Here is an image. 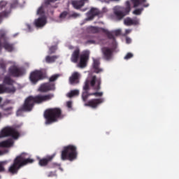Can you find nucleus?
<instances>
[{
    "instance_id": "20",
    "label": "nucleus",
    "mask_w": 179,
    "mask_h": 179,
    "mask_svg": "<svg viewBox=\"0 0 179 179\" xmlns=\"http://www.w3.org/2000/svg\"><path fill=\"white\" fill-rule=\"evenodd\" d=\"M100 11L97 8H92L87 13V20H93L95 16H99Z\"/></svg>"
},
{
    "instance_id": "45",
    "label": "nucleus",
    "mask_w": 179,
    "mask_h": 179,
    "mask_svg": "<svg viewBox=\"0 0 179 179\" xmlns=\"http://www.w3.org/2000/svg\"><path fill=\"white\" fill-rule=\"evenodd\" d=\"M85 44H96V41H94V40H88L85 42Z\"/></svg>"
},
{
    "instance_id": "50",
    "label": "nucleus",
    "mask_w": 179,
    "mask_h": 179,
    "mask_svg": "<svg viewBox=\"0 0 179 179\" xmlns=\"http://www.w3.org/2000/svg\"><path fill=\"white\" fill-rule=\"evenodd\" d=\"M27 29H29V31H30L31 30V26H30V24H27Z\"/></svg>"
},
{
    "instance_id": "51",
    "label": "nucleus",
    "mask_w": 179,
    "mask_h": 179,
    "mask_svg": "<svg viewBox=\"0 0 179 179\" xmlns=\"http://www.w3.org/2000/svg\"><path fill=\"white\" fill-rule=\"evenodd\" d=\"M82 2H83L84 5L86 2H89V0H80Z\"/></svg>"
},
{
    "instance_id": "3",
    "label": "nucleus",
    "mask_w": 179,
    "mask_h": 179,
    "mask_svg": "<svg viewBox=\"0 0 179 179\" xmlns=\"http://www.w3.org/2000/svg\"><path fill=\"white\" fill-rule=\"evenodd\" d=\"M27 156L28 155L26 152H22L17 156L14 159L13 164L8 168V172L11 174H17V171H19L22 167L34 163V159L27 158Z\"/></svg>"
},
{
    "instance_id": "2",
    "label": "nucleus",
    "mask_w": 179,
    "mask_h": 179,
    "mask_svg": "<svg viewBox=\"0 0 179 179\" xmlns=\"http://www.w3.org/2000/svg\"><path fill=\"white\" fill-rule=\"evenodd\" d=\"M90 87H92L94 90L99 92V90L101 89V78H97V76H93L90 80H85L83 87V91L81 95V99L84 103H86V101H87V99H89L90 96H92V94L89 92Z\"/></svg>"
},
{
    "instance_id": "39",
    "label": "nucleus",
    "mask_w": 179,
    "mask_h": 179,
    "mask_svg": "<svg viewBox=\"0 0 179 179\" xmlns=\"http://www.w3.org/2000/svg\"><path fill=\"white\" fill-rule=\"evenodd\" d=\"M92 96H95V97H102L103 93L102 92H95L92 93Z\"/></svg>"
},
{
    "instance_id": "32",
    "label": "nucleus",
    "mask_w": 179,
    "mask_h": 179,
    "mask_svg": "<svg viewBox=\"0 0 179 179\" xmlns=\"http://www.w3.org/2000/svg\"><path fill=\"white\" fill-rule=\"evenodd\" d=\"M17 6H20L19 0H12L10 3V8L15 9V8H17Z\"/></svg>"
},
{
    "instance_id": "48",
    "label": "nucleus",
    "mask_w": 179,
    "mask_h": 179,
    "mask_svg": "<svg viewBox=\"0 0 179 179\" xmlns=\"http://www.w3.org/2000/svg\"><path fill=\"white\" fill-rule=\"evenodd\" d=\"M131 31H132L131 29H126V30H125L126 34H129V33H131Z\"/></svg>"
},
{
    "instance_id": "16",
    "label": "nucleus",
    "mask_w": 179,
    "mask_h": 179,
    "mask_svg": "<svg viewBox=\"0 0 179 179\" xmlns=\"http://www.w3.org/2000/svg\"><path fill=\"white\" fill-rule=\"evenodd\" d=\"M55 155L56 154L55 153L52 155L47 156L45 158L39 159V166H41V167H45V166H48V163H50V162H52V159L55 157Z\"/></svg>"
},
{
    "instance_id": "28",
    "label": "nucleus",
    "mask_w": 179,
    "mask_h": 179,
    "mask_svg": "<svg viewBox=\"0 0 179 179\" xmlns=\"http://www.w3.org/2000/svg\"><path fill=\"white\" fill-rule=\"evenodd\" d=\"M58 56H46L45 61L48 64H52V62H55V60L57 59Z\"/></svg>"
},
{
    "instance_id": "43",
    "label": "nucleus",
    "mask_w": 179,
    "mask_h": 179,
    "mask_svg": "<svg viewBox=\"0 0 179 179\" xmlns=\"http://www.w3.org/2000/svg\"><path fill=\"white\" fill-rule=\"evenodd\" d=\"M9 152V150L4 149L3 150H0V156H3V155H6V153Z\"/></svg>"
},
{
    "instance_id": "41",
    "label": "nucleus",
    "mask_w": 179,
    "mask_h": 179,
    "mask_svg": "<svg viewBox=\"0 0 179 179\" xmlns=\"http://www.w3.org/2000/svg\"><path fill=\"white\" fill-rule=\"evenodd\" d=\"M133 57H134V54L129 52L124 57V59H131V58H132Z\"/></svg>"
},
{
    "instance_id": "42",
    "label": "nucleus",
    "mask_w": 179,
    "mask_h": 179,
    "mask_svg": "<svg viewBox=\"0 0 179 179\" xmlns=\"http://www.w3.org/2000/svg\"><path fill=\"white\" fill-rule=\"evenodd\" d=\"M8 3L6 1H2L0 2V9H3L6 6Z\"/></svg>"
},
{
    "instance_id": "6",
    "label": "nucleus",
    "mask_w": 179,
    "mask_h": 179,
    "mask_svg": "<svg viewBox=\"0 0 179 179\" xmlns=\"http://www.w3.org/2000/svg\"><path fill=\"white\" fill-rule=\"evenodd\" d=\"M131 12V2L129 1H126V6H116L114 8V15L116 16L117 20H122L125 16L129 15Z\"/></svg>"
},
{
    "instance_id": "54",
    "label": "nucleus",
    "mask_w": 179,
    "mask_h": 179,
    "mask_svg": "<svg viewBox=\"0 0 179 179\" xmlns=\"http://www.w3.org/2000/svg\"><path fill=\"white\" fill-rule=\"evenodd\" d=\"M2 118V113H0V120Z\"/></svg>"
},
{
    "instance_id": "38",
    "label": "nucleus",
    "mask_w": 179,
    "mask_h": 179,
    "mask_svg": "<svg viewBox=\"0 0 179 179\" xmlns=\"http://www.w3.org/2000/svg\"><path fill=\"white\" fill-rule=\"evenodd\" d=\"M5 162H0V173H3L5 171Z\"/></svg>"
},
{
    "instance_id": "55",
    "label": "nucleus",
    "mask_w": 179,
    "mask_h": 179,
    "mask_svg": "<svg viewBox=\"0 0 179 179\" xmlns=\"http://www.w3.org/2000/svg\"><path fill=\"white\" fill-rule=\"evenodd\" d=\"M1 101H2V98L0 97V103H1Z\"/></svg>"
},
{
    "instance_id": "30",
    "label": "nucleus",
    "mask_w": 179,
    "mask_h": 179,
    "mask_svg": "<svg viewBox=\"0 0 179 179\" xmlns=\"http://www.w3.org/2000/svg\"><path fill=\"white\" fill-rule=\"evenodd\" d=\"M16 92V87H4V93H15Z\"/></svg>"
},
{
    "instance_id": "47",
    "label": "nucleus",
    "mask_w": 179,
    "mask_h": 179,
    "mask_svg": "<svg viewBox=\"0 0 179 179\" xmlns=\"http://www.w3.org/2000/svg\"><path fill=\"white\" fill-rule=\"evenodd\" d=\"M66 106L68 108H72V101H69L66 103Z\"/></svg>"
},
{
    "instance_id": "44",
    "label": "nucleus",
    "mask_w": 179,
    "mask_h": 179,
    "mask_svg": "<svg viewBox=\"0 0 179 179\" xmlns=\"http://www.w3.org/2000/svg\"><path fill=\"white\" fill-rule=\"evenodd\" d=\"M5 93V86L2 84H0V94Z\"/></svg>"
},
{
    "instance_id": "26",
    "label": "nucleus",
    "mask_w": 179,
    "mask_h": 179,
    "mask_svg": "<svg viewBox=\"0 0 179 179\" xmlns=\"http://www.w3.org/2000/svg\"><path fill=\"white\" fill-rule=\"evenodd\" d=\"M12 146H13V140L11 138L0 142V148H12Z\"/></svg>"
},
{
    "instance_id": "52",
    "label": "nucleus",
    "mask_w": 179,
    "mask_h": 179,
    "mask_svg": "<svg viewBox=\"0 0 179 179\" xmlns=\"http://www.w3.org/2000/svg\"><path fill=\"white\" fill-rule=\"evenodd\" d=\"M111 2H120V0H109Z\"/></svg>"
},
{
    "instance_id": "25",
    "label": "nucleus",
    "mask_w": 179,
    "mask_h": 179,
    "mask_svg": "<svg viewBox=\"0 0 179 179\" xmlns=\"http://www.w3.org/2000/svg\"><path fill=\"white\" fill-rule=\"evenodd\" d=\"M1 109L3 111V115H5V117H9V115H12V114H13V107L12 106H1Z\"/></svg>"
},
{
    "instance_id": "10",
    "label": "nucleus",
    "mask_w": 179,
    "mask_h": 179,
    "mask_svg": "<svg viewBox=\"0 0 179 179\" xmlns=\"http://www.w3.org/2000/svg\"><path fill=\"white\" fill-rule=\"evenodd\" d=\"M54 90H55V83H42L38 89V92H40V93H48V92Z\"/></svg>"
},
{
    "instance_id": "11",
    "label": "nucleus",
    "mask_w": 179,
    "mask_h": 179,
    "mask_svg": "<svg viewBox=\"0 0 179 179\" xmlns=\"http://www.w3.org/2000/svg\"><path fill=\"white\" fill-rule=\"evenodd\" d=\"M8 73L10 76H13V78H19L20 76H22V75L24 74V71L22 68L13 66L9 68Z\"/></svg>"
},
{
    "instance_id": "35",
    "label": "nucleus",
    "mask_w": 179,
    "mask_h": 179,
    "mask_svg": "<svg viewBox=\"0 0 179 179\" xmlns=\"http://www.w3.org/2000/svg\"><path fill=\"white\" fill-rule=\"evenodd\" d=\"M59 77V74H55L53 76H52L50 78H49V83H52V82H55V80H57V79H58V78Z\"/></svg>"
},
{
    "instance_id": "31",
    "label": "nucleus",
    "mask_w": 179,
    "mask_h": 179,
    "mask_svg": "<svg viewBox=\"0 0 179 179\" xmlns=\"http://www.w3.org/2000/svg\"><path fill=\"white\" fill-rule=\"evenodd\" d=\"M78 94H79V90H73L67 94V96H69V99H72V97H75V96H78Z\"/></svg>"
},
{
    "instance_id": "12",
    "label": "nucleus",
    "mask_w": 179,
    "mask_h": 179,
    "mask_svg": "<svg viewBox=\"0 0 179 179\" xmlns=\"http://www.w3.org/2000/svg\"><path fill=\"white\" fill-rule=\"evenodd\" d=\"M102 103H104V99L103 98L92 99L87 101L84 106L85 107H90L91 108H97Z\"/></svg>"
},
{
    "instance_id": "56",
    "label": "nucleus",
    "mask_w": 179,
    "mask_h": 179,
    "mask_svg": "<svg viewBox=\"0 0 179 179\" xmlns=\"http://www.w3.org/2000/svg\"><path fill=\"white\" fill-rule=\"evenodd\" d=\"M128 40H129V38H127V41L128 42Z\"/></svg>"
},
{
    "instance_id": "40",
    "label": "nucleus",
    "mask_w": 179,
    "mask_h": 179,
    "mask_svg": "<svg viewBox=\"0 0 179 179\" xmlns=\"http://www.w3.org/2000/svg\"><path fill=\"white\" fill-rule=\"evenodd\" d=\"M57 51V46H51L49 48V54H54Z\"/></svg>"
},
{
    "instance_id": "22",
    "label": "nucleus",
    "mask_w": 179,
    "mask_h": 179,
    "mask_svg": "<svg viewBox=\"0 0 179 179\" xmlns=\"http://www.w3.org/2000/svg\"><path fill=\"white\" fill-rule=\"evenodd\" d=\"M93 69L95 73H100L103 72V69H100V60L98 59H94L93 62Z\"/></svg>"
},
{
    "instance_id": "1",
    "label": "nucleus",
    "mask_w": 179,
    "mask_h": 179,
    "mask_svg": "<svg viewBox=\"0 0 179 179\" xmlns=\"http://www.w3.org/2000/svg\"><path fill=\"white\" fill-rule=\"evenodd\" d=\"M53 97L54 94H38L35 96H29L25 99L24 104L17 110V115H19L23 112L31 111L35 104H41V103L50 101Z\"/></svg>"
},
{
    "instance_id": "21",
    "label": "nucleus",
    "mask_w": 179,
    "mask_h": 179,
    "mask_svg": "<svg viewBox=\"0 0 179 179\" xmlns=\"http://www.w3.org/2000/svg\"><path fill=\"white\" fill-rule=\"evenodd\" d=\"M46 24L47 18H45V17H40L34 21L36 27H44Z\"/></svg>"
},
{
    "instance_id": "17",
    "label": "nucleus",
    "mask_w": 179,
    "mask_h": 179,
    "mask_svg": "<svg viewBox=\"0 0 179 179\" xmlns=\"http://www.w3.org/2000/svg\"><path fill=\"white\" fill-rule=\"evenodd\" d=\"M124 23L125 26H138L139 24V19L136 17L134 18L128 17L124 19Z\"/></svg>"
},
{
    "instance_id": "46",
    "label": "nucleus",
    "mask_w": 179,
    "mask_h": 179,
    "mask_svg": "<svg viewBox=\"0 0 179 179\" xmlns=\"http://www.w3.org/2000/svg\"><path fill=\"white\" fill-rule=\"evenodd\" d=\"M55 176V172L50 171L48 173V177H54Z\"/></svg>"
},
{
    "instance_id": "27",
    "label": "nucleus",
    "mask_w": 179,
    "mask_h": 179,
    "mask_svg": "<svg viewBox=\"0 0 179 179\" xmlns=\"http://www.w3.org/2000/svg\"><path fill=\"white\" fill-rule=\"evenodd\" d=\"M3 83L5 85H8V86H13V83H15V80H12L10 77L6 76L3 79Z\"/></svg>"
},
{
    "instance_id": "15",
    "label": "nucleus",
    "mask_w": 179,
    "mask_h": 179,
    "mask_svg": "<svg viewBox=\"0 0 179 179\" xmlns=\"http://www.w3.org/2000/svg\"><path fill=\"white\" fill-rule=\"evenodd\" d=\"M113 52H114V51L110 48L104 47L102 48L103 59H106V61H111V59H113Z\"/></svg>"
},
{
    "instance_id": "33",
    "label": "nucleus",
    "mask_w": 179,
    "mask_h": 179,
    "mask_svg": "<svg viewBox=\"0 0 179 179\" xmlns=\"http://www.w3.org/2000/svg\"><path fill=\"white\" fill-rule=\"evenodd\" d=\"M142 12H143V8H136L133 11V15H136L137 16H139L142 15Z\"/></svg>"
},
{
    "instance_id": "57",
    "label": "nucleus",
    "mask_w": 179,
    "mask_h": 179,
    "mask_svg": "<svg viewBox=\"0 0 179 179\" xmlns=\"http://www.w3.org/2000/svg\"><path fill=\"white\" fill-rule=\"evenodd\" d=\"M60 170H62V169L60 168Z\"/></svg>"
},
{
    "instance_id": "29",
    "label": "nucleus",
    "mask_w": 179,
    "mask_h": 179,
    "mask_svg": "<svg viewBox=\"0 0 179 179\" xmlns=\"http://www.w3.org/2000/svg\"><path fill=\"white\" fill-rule=\"evenodd\" d=\"M61 20H64V19H69V10H64L62 12L59 16Z\"/></svg>"
},
{
    "instance_id": "18",
    "label": "nucleus",
    "mask_w": 179,
    "mask_h": 179,
    "mask_svg": "<svg viewBox=\"0 0 179 179\" xmlns=\"http://www.w3.org/2000/svg\"><path fill=\"white\" fill-rule=\"evenodd\" d=\"M131 3L133 4L134 8H138L140 5H142L143 8H149V3L148 0H130Z\"/></svg>"
},
{
    "instance_id": "19",
    "label": "nucleus",
    "mask_w": 179,
    "mask_h": 179,
    "mask_svg": "<svg viewBox=\"0 0 179 179\" xmlns=\"http://www.w3.org/2000/svg\"><path fill=\"white\" fill-rule=\"evenodd\" d=\"M80 79V73L78 71H75L71 74V76L69 78V82L71 85H78Z\"/></svg>"
},
{
    "instance_id": "37",
    "label": "nucleus",
    "mask_w": 179,
    "mask_h": 179,
    "mask_svg": "<svg viewBox=\"0 0 179 179\" xmlns=\"http://www.w3.org/2000/svg\"><path fill=\"white\" fill-rule=\"evenodd\" d=\"M90 31H91V33H94V34H96V33H99V28L97 27H90L89 29Z\"/></svg>"
},
{
    "instance_id": "58",
    "label": "nucleus",
    "mask_w": 179,
    "mask_h": 179,
    "mask_svg": "<svg viewBox=\"0 0 179 179\" xmlns=\"http://www.w3.org/2000/svg\"><path fill=\"white\" fill-rule=\"evenodd\" d=\"M0 178H1V176H0Z\"/></svg>"
},
{
    "instance_id": "36",
    "label": "nucleus",
    "mask_w": 179,
    "mask_h": 179,
    "mask_svg": "<svg viewBox=\"0 0 179 179\" xmlns=\"http://www.w3.org/2000/svg\"><path fill=\"white\" fill-rule=\"evenodd\" d=\"M10 13V10H8V11L4 10L2 13H0V19H2V17H8Z\"/></svg>"
},
{
    "instance_id": "23",
    "label": "nucleus",
    "mask_w": 179,
    "mask_h": 179,
    "mask_svg": "<svg viewBox=\"0 0 179 179\" xmlns=\"http://www.w3.org/2000/svg\"><path fill=\"white\" fill-rule=\"evenodd\" d=\"M71 4L74 9L77 10H79L80 8H83V6H85L84 3L81 0H71Z\"/></svg>"
},
{
    "instance_id": "13",
    "label": "nucleus",
    "mask_w": 179,
    "mask_h": 179,
    "mask_svg": "<svg viewBox=\"0 0 179 179\" xmlns=\"http://www.w3.org/2000/svg\"><path fill=\"white\" fill-rule=\"evenodd\" d=\"M100 31H102V33H104V34H106L108 37V38H109V40H115V36H120L121 34V31L120 29H116L114 31H108L106 29L104 28H100Z\"/></svg>"
},
{
    "instance_id": "34",
    "label": "nucleus",
    "mask_w": 179,
    "mask_h": 179,
    "mask_svg": "<svg viewBox=\"0 0 179 179\" xmlns=\"http://www.w3.org/2000/svg\"><path fill=\"white\" fill-rule=\"evenodd\" d=\"M79 16H80V15L78 13H71V12L69 11V19H76V17H79Z\"/></svg>"
},
{
    "instance_id": "14",
    "label": "nucleus",
    "mask_w": 179,
    "mask_h": 179,
    "mask_svg": "<svg viewBox=\"0 0 179 179\" xmlns=\"http://www.w3.org/2000/svg\"><path fill=\"white\" fill-rule=\"evenodd\" d=\"M89 55L90 52L87 50L83 52V53L80 56V67L85 68L87 65V61H89Z\"/></svg>"
},
{
    "instance_id": "24",
    "label": "nucleus",
    "mask_w": 179,
    "mask_h": 179,
    "mask_svg": "<svg viewBox=\"0 0 179 179\" xmlns=\"http://www.w3.org/2000/svg\"><path fill=\"white\" fill-rule=\"evenodd\" d=\"M79 55H80V50L79 49H76L71 55V62L76 64V62H78L79 60Z\"/></svg>"
},
{
    "instance_id": "7",
    "label": "nucleus",
    "mask_w": 179,
    "mask_h": 179,
    "mask_svg": "<svg viewBox=\"0 0 179 179\" xmlns=\"http://www.w3.org/2000/svg\"><path fill=\"white\" fill-rule=\"evenodd\" d=\"M47 73L41 70H35L30 73L29 80L32 85H37L40 80L47 79Z\"/></svg>"
},
{
    "instance_id": "53",
    "label": "nucleus",
    "mask_w": 179,
    "mask_h": 179,
    "mask_svg": "<svg viewBox=\"0 0 179 179\" xmlns=\"http://www.w3.org/2000/svg\"><path fill=\"white\" fill-rule=\"evenodd\" d=\"M0 66H1V68H4L5 67V65H3V64H1Z\"/></svg>"
},
{
    "instance_id": "5",
    "label": "nucleus",
    "mask_w": 179,
    "mask_h": 179,
    "mask_svg": "<svg viewBox=\"0 0 179 179\" xmlns=\"http://www.w3.org/2000/svg\"><path fill=\"white\" fill-rule=\"evenodd\" d=\"M78 157V151L76 146L73 145H69L63 148L61 153V159L63 162L69 160L73 162Z\"/></svg>"
},
{
    "instance_id": "8",
    "label": "nucleus",
    "mask_w": 179,
    "mask_h": 179,
    "mask_svg": "<svg viewBox=\"0 0 179 179\" xmlns=\"http://www.w3.org/2000/svg\"><path fill=\"white\" fill-rule=\"evenodd\" d=\"M3 47L8 52H12L15 48V45L8 42V37H6V32L5 31H0V51Z\"/></svg>"
},
{
    "instance_id": "4",
    "label": "nucleus",
    "mask_w": 179,
    "mask_h": 179,
    "mask_svg": "<svg viewBox=\"0 0 179 179\" xmlns=\"http://www.w3.org/2000/svg\"><path fill=\"white\" fill-rule=\"evenodd\" d=\"M43 117L45 120V125H51L54 122H58L59 120H62L64 115L60 108H50L45 110Z\"/></svg>"
},
{
    "instance_id": "49",
    "label": "nucleus",
    "mask_w": 179,
    "mask_h": 179,
    "mask_svg": "<svg viewBox=\"0 0 179 179\" xmlns=\"http://www.w3.org/2000/svg\"><path fill=\"white\" fill-rule=\"evenodd\" d=\"M58 166H59L58 164H56V163L52 164V167H57Z\"/></svg>"
},
{
    "instance_id": "9",
    "label": "nucleus",
    "mask_w": 179,
    "mask_h": 179,
    "mask_svg": "<svg viewBox=\"0 0 179 179\" xmlns=\"http://www.w3.org/2000/svg\"><path fill=\"white\" fill-rule=\"evenodd\" d=\"M10 136L13 139H17L20 136V133L13 127H6L0 132V138Z\"/></svg>"
}]
</instances>
